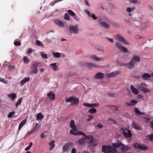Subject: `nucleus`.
<instances>
[{"label":"nucleus","instance_id":"nucleus-17","mask_svg":"<svg viewBox=\"0 0 153 153\" xmlns=\"http://www.w3.org/2000/svg\"><path fill=\"white\" fill-rule=\"evenodd\" d=\"M135 19L134 18H128L126 19L125 22L129 25H132L135 22Z\"/></svg>","mask_w":153,"mask_h":153},{"label":"nucleus","instance_id":"nucleus-52","mask_svg":"<svg viewBox=\"0 0 153 153\" xmlns=\"http://www.w3.org/2000/svg\"><path fill=\"white\" fill-rule=\"evenodd\" d=\"M91 108H95L99 106V104L98 103H94L91 104Z\"/></svg>","mask_w":153,"mask_h":153},{"label":"nucleus","instance_id":"nucleus-62","mask_svg":"<svg viewBox=\"0 0 153 153\" xmlns=\"http://www.w3.org/2000/svg\"><path fill=\"white\" fill-rule=\"evenodd\" d=\"M97 50L99 51L103 52L104 51V49H103V48H98Z\"/></svg>","mask_w":153,"mask_h":153},{"label":"nucleus","instance_id":"nucleus-4","mask_svg":"<svg viewBox=\"0 0 153 153\" xmlns=\"http://www.w3.org/2000/svg\"><path fill=\"white\" fill-rule=\"evenodd\" d=\"M69 30L71 34H77L78 33L79 30L78 25H71L69 27Z\"/></svg>","mask_w":153,"mask_h":153},{"label":"nucleus","instance_id":"nucleus-23","mask_svg":"<svg viewBox=\"0 0 153 153\" xmlns=\"http://www.w3.org/2000/svg\"><path fill=\"white\" fill-rule=\"evenodd\" d=\"M137 103V101L136 100H132L130 101L129 102L126 103L127 105L128 106H133L135 105Z\"/></svg>","mask_w":153,"mask_h":153},{"label":"nucleus","instance_id":"nucleus-29","mask_svg":"<svg viewBox=\"0 0 153 153\" xmlns=\"http://www.w3.org/2000/svg\"><path fill=\"white\" fill-rule=\"evenodd\" d=\"M123 38V37L120 34L116 35L114 37L115 39L120 41H121Z\"/></svg>","mask_w":153,"mask_h":153},{"label":"nucleus","instance_id":"nucleus-26","mask_svg":"<svg viewBox=\"0 0 153 153\" xmlns=\"http://www.w3.org/2000/svg\"><path fill=\"white\" fill-rule=\"evenodd\" d=\"M128 1L131 3L136 4L138 5L140 4V0H128Z\"/></svg>","mask_w":153,"mask_h":153},{"label":"nucleus","instance_id":"nucleus-19","mask_svg":"<svg viewBox=\"0 0 153 153\" xmlns=\"http://www.w3.org/2000/svg\"><path fill=\"white\" fill-rule=\"evenodd\" d=\"M7 96L9 98V99L11 100L12 101H14L17 97L15 93L9 94L7 95Z\"/></svg>","mask_w":153,"mask_h":153},{"label":"nucleus","instance_id":"nucleus-50","mask_svg":"<svg viewBox=\"0 0 153 153\" xmlns=\"http://www.w3.org/2000/svg\"><path fill=\"white\" fill-rule=\"evenodd\" d=\"M33 145V143L32 142H30L29 143V146H27L26 148L25 149V150L26 151H27L31 148Z\"/></svg>","mask_w":153,"mask_h":153},{"label":"nucleus","instance_id":"nucleus-48","mask_svg":"<svg viewBox=\"0 0 153 153\" xmlns=\"http://www.w3.org/2000/svg\"><path fill=\"white\" fill-rule=\"evenodd\" d=\"M14 114L15 112L14 111L10 112L8 115L7 117L9 118H11L14 116Z\"/></svg>","mask_w":153,"mask_h":153},{"label":"nucleus","instance_id":"nucleus-54","mask_svg":"<svg viewBox=\"0 0 153 153\" xmlns=\"http://www.w3.org/2000/svg\"><path fill=\"white\" fill-rule=\"evenodd\" d=\"M36 44L37 45L39 46H41L42 47L43 46L42 43L40 41L37 40L36 41Z\"/></svg>","mask_w":153,"mask_h":153},{"label":"nucleus","instance_id":"nucleus-45","mask_svg":"<svg viewBox=\"0 0 153 153\" xmlns=\"http://www.w3.org/2000/svg\"><path fill=\"white\" fill-rule=\"evenodd\" d=\"M33 51V50L32 49L29 48L27 50V54L28 55H29Z\"/></svg>","mask_w":153,"mask_h":153},{"label":"nucleus","instance_id":"nucleus-14","mask_svg":"<svg viewBox=\"0 0 153 153\" xmlns=\"http://www.w3.org/2000/svg\"><path fill=\"white\" fill-rule=\"evenodd\" d=\"M58 64L56 63L50 64L49 65L50 68L53 71H56L58 69Z\"/></svg>","mask_w":153,"mask_h":153},{"label":"nucleus","instance_id":"nucleus-41","mask_svg":"<svg viewBox=\"0 0 153 153\" xmlns=\"http://www.w3.org/2000/svg\"><path fill=\"white\" fill-rule=\"evenodd\" d=\"M68 13H69L71 16L73 17L74 16H75V13L71 10H68Z\"/></svg>","mask_w":153,"mask_h":153},{"label":"nucleus","instance_id":"nucleus-28","mask_svg":"<svg viewBox=\"0 0 153 153\" xmlns=\"http://www.w3.org/2000/svg\"><path fill=\"white\" fill-rule=\"evenodd\" d=\"M54 141H51L48 144L50 146L49 150H52L55 147V144H54Z\"/></svg>","mask_w":153,"mask_h":153},{"label":"nucleus","instance_id":"nucleus-32","mask_svg":"<svg viewBox=\"0 0 153 153\" xmlns=\"http://www.w3.org/2000/svg\"><path fill=\"white\" fill-rule=\"evenodd\" d=\"M26 122V120H25L22 121L20 124L19 126L18 130L19 131L22 127L25 124Z\"/></svg>","mask_w":153,"mask_h":153},{"label":"nucleus","instance_id":"nucleus-2","mask_svg":"<svg viewBox=\"0 0 153 153\" xmlns=\"http://www.w3.org/2000/svg\"><path fill=\"white\" fill-rule=\"evenodd\" d=\"M98 21L100 25L104 28H108L109 26L108 23H110V21L108 18L105 16L100 17Z\"/></svg>","mask_w":153,"mask_h":153},{"label":"nucleus","instance_id":"nucleus-13","mask_svg":"<svg viewBox=\"0 0 153 153\" xmlns=\"http://www.w3.org/2000/svg\"><path fill=\"white\" fill-rule=\"evenodd\" d=\"M86 143L87 142L89 143L91 146H93L92 144L93 139L92 137L90 136H86L85 137Z\"/></svg>","mask_w":153,"mask_h":153},{"label":"nucleus","instance_id":"nucleus-56","mask_svg":"<svg viewBox=\"0 0 153 153\" xmlns=\"http://www.w3.org/2000/svg\"><path fill=\"white\" fill-rule=\"evenodd\" d=\"M143 28L148 27L149 26V23L148 22H145L143 24Z\"/></svg>","mask_w":153,"mask_h":153},{"label":"nucleus","instance_id":"nucleus-11","mask_svg":"<svg viewBox=\"0 0 153 153\" xmlns=\"http://www.w3.org/2000/svg\"><path fill=\"white\" fill-rule=\"evenodd\" d=\"M84 12L89 17L91 18L93 20H96L97 19V17L96 15L94 14L91 13L88 10H85Z\"/></svg>","mask_w":153,"mask_h":153},{"label":"nucleus","instance_id":"nucleus-24","mask_svg":"<svg viewBox=\"0 0 153 153\" xmlns=\"http://www.w3.org/2000/svg\"><path fill=\"white\" fill-rule=\"evenodd\" d=\"M44 116L41 113L37 114L36 116V119L37 120H41L43 119Z\"/></svg>","mask_w":153,"mask_h":153},{"label":"nucleus","instance_id":"nucleus-51","mask_svg":"<svg viewBox=\"0 0 153 153\" xmlns=\"http://www.w3.org/2000/svg\"><path fill=\"white\" fill-rule=\"evenodd\" d=\"M93 116L91 115H89L88 116V118L86 120L87 121H89L93 118Z\"/></svg>","mask_w":153,"mask_h":153},{"label":"nucleus","instance_id":"nucleus-34","mask_svg":"<svg viewBox=\"0 0 153 153\" xmlns=\"http://www.w3.org/2000/svg\"><path fill=\"white\" fill-rule=\"evenodd\" d=\"M88 112L90 114H94L97 112V110L95 108H91L88 110Z\"/></svg>","mask_w":153,"mask_h":153},{"label":"nucleus","instance_id":"nucleus-25","mask_svg":"<svg viewBox=\"0 0 153 153\" xmlns=\"http://www.w3.org/2000/svg\"><path fill=\"white\" fill-rule=\"evenodd\" d=\"M30 80V78L29 77H27L24 78L20 82V85L21 86L23 85L27 82L28 81Z\"/></svg>","mask_w":153,"mask_h":153},{"label":"nucleus","instance_id":"nucleus-39","mask_svg":"<svg viewBox=\"0 0 153 153\" xmlns=\"http://www.w3.org/2000/svg\"><path fill=\"white\" fill-rule=\"evenodd\" d=\"M115 46L117 48L120 50L123 46L120 43L118 42H117L116 43Z\"/></svg>","mask_w":153,"mask_h":153},{"label":"nucleus","instance_id":"nucleus-7","mask_svg":"<svg viewBox=\"0 0 153 153\" xmlns=\"http://www.w3.org/2000/svg\"><path fill=\"white\" fill-rule=\"evenodd\" d=\"M120 132L122 133L125 137L128 138L131 136V131L126 128L125 129L121 128L120 130Z\"/></svg>","mask_w":153,"mask_h":153},{"label":"nucleus","instance_id":"nucleus-33","mask_svg":"<svg viewBox=\"0 0 153 153\" xmlns=\"http://www.w3.org/2000/svg\"><path fill=\"white\" fill-rule=\"evenodd\" d=\"M53 56L55 58H58L60 57V53L59 52H53L52 53Z\"/></svg>","mask_w":153,"mask_h":153},{"label":"nucleus","instance_id":"nucleus-22","mask_svg":"<svg viewBox=\"0 0 153 153\" xmlns=\"http://www.w3.org/2000/svg\"><path fill=\"white\" fill-rule=\"evenodd\" d=\"M130 88L131 91L134 94L136 95L138 94L139 92L138 90L135 88L132 85H131Z\"/></svg>","mask_w":153,"mask_h":153},{"label":"nucleus","instance_id":"nucleus-46","mask_svg":"<svg viewBox=\"0 0 153 153\" xmlns=\"http://www.w3.org/2000/svg\"><path fill=\"white\" fill-rule=\"evenodd\" d=\"M134 9V8L128 7L126 8V11L127 12L129 13L133 10Z\"/></svg>","mask_w":153,"mask_h":153},{"label":"nucleus","instance_id":"nucleus-35","mask_svg":"<svg viewBox=\"0 0 153 153\" xmlns=\"http://www.w3.org/2000/svg\"><path fill=\"white\" fill-rule=\"evenodd\" d=\"M108 108H110L112 111H115L117 110V108L116 106H109L108 107Z\"/></svg>","mask_w":153,"mask_h":153},{"label":"nucleus","instance_id":"nucleus-27","mask_svg":"<svg viewBox=\"0 0 153 153\" xmlns=\"http://www.w3.org/2000/svg\"><path fill=\"white\" fill-rule=\"evenodd\" d=\"M132 126L133 128L136 129L140 130L141 128L138 124L134 122L132 123Z\"/></svg>","mask_w":153,"mask_h":153},{"label":"nucleus","instance_id":"nucleus-9","mask_svg":"<svg viewBox=\"0 0 153 153\" xmlns=\"http://www.w3.org/2000/svg\"><path fill=\"white\" fill-rule=\"evenodd\" d=\"M65 100L67 102H69L73 104H76L78 102L79 99L75 97H71L66 99Z\"/></svg>","mask_w":153,"mask_h":153},{"label":"nucleus","instance_id":"nucleus-8","mask_svg":"<svg viewBox=\"0 0 153 153\" xmlns=\"http://www.w3.org/2000/svg\"><path fill=\"white\" fill-rule=\"evenodd\" d=\"M39 63L37 62L33 63L31 68V73L32 74H36L37 72V67Z\"/></svg>","mask_w":153,"mask_h":153},{"label":"nucleus","instance_id":"nucleus-57","mask_svg":"<svg viewBox=\"0 0 153 153\" xmlns=\"http://www.w3.org/2000/svg\"><path fill=\"white\" fill-rule=\"evenodd\" d=\"M83 105L84 106H85L89 108H91V104L88 103H83Z\"/></svg>","mask_w":153,"mask_h":153},{"label":"nucleus","instance_id":"nucleus-5","mask_svg":"<svg viewBox=\"0 0 153 153\" xmlns=\"http://www.w3.org/2000/svg\"><path fill=\"white\" fill-rule=\"evenodd\" d=\"M147 86L146 84L144 82H142L140 85H138V88L141 91L147 93H150L151 92L150 90L146 88Z\"/></svg>","mask_w":153,"mask_h":153},{"label":"nucleus","instance_id":"nucleus-61","mask_svg":"<svg viewBox=\"0 0 153 153\" xmlns=\"http://www.w3.org/2000/svg\"><path fill=\"white\" fill-rule=\"evenodd\" d=\"M71 153H76V149L75 148H74L72 149Z\"/></svg>","mask_w":153,"mask_h":153},{"label":"nucleus","instance_id":"nucleus-15","mask_svg":"<svg viewBox=\"0 0 153 153\" xmlns=\"http://www.w3.org/2000/svg\"><path fill=\"white\" fill-rule=\"evenodd\" d=\"M91 59L96 62L102 61L104 60V58L103 57L99 58L95 55H93L91 56Z\"/></svg>","mask_w":153,"mask_h":153},{"label":"nucleus","instance_id":"nucleus-49","mask_svg":"<svg viewBox=\"0 0 153 153\" xmlns=\"http://www.w3.org/2000/svg\"><path fill=\"white\" fill-rule=\"evenodd\" d=\"M134 111L136 113L138 114H144V113H141L140 112V111H139L137 109V108H135L134 109Z\"/></svg>","mask_w":153,"mask_h":153},{"label":"nucleus","instance_id":"nucleus-1","mask_svg":"<svg viewBox=\"0 0 153 153\" xmlns=\"http://www.w3.org/2000/svg\"><path fill=\"white\" fill-rule=\"evenodd\" d=\"M70 127L71 128L70 130V133L72 134L76 135H84L85 134L81 131H79L75 126L74 121V120H71L70 123Z\"/></svg>","mask_w":153,"mask_h":153},{"label":"nucleus","instance_id":"nucleus-60","mask_svg":"<svg viewBox=\"0 0 153 153\" xmlns=\"http://www.w3.org/2000/svg\"><path fill=\"white\" fill-rule=\"evenodd\" d=\"M0 81L3 82L4 83H6V82L5 81L4 78H0Z\"/></svg>","mask_w":153,"mask_h":153},{"label":"nucleus","instance_id":"nucleus-42","mask_svg":"<svg viewBox=\"0 0 153 153\" xmlns=\"http://www.w3.org/2000/svg\"><path fill=\"white\" fill-rule=\"evenodd\" d=\"M64 18L65 19L69 21L70 19V17L67 13H65L64 16Z\"/></svg>","mask_w":153,"mask_h":153},{"label":"nucleus","instance_id":"nucleus-58","mask_svg":"<svg viewBox=\"0 0 153 153\" xmlns=\"http://www.w3.org/2000/svg\"><path fill=\"white\" fill-rule=\"evenodd\" d=\"M14 44L16 46H20L21 45V42H14Z\"/></svg>","mask_w":153,"mask_h":153},{"label":"nucleus","instance_id":"nucleus-21","mask_svg":"<svg viewBox=\"0 0 153 153\" xmlns=\"http://www.w3.org/2000/svg\"><path fill=\"white\" fill-rule=\"evenodd\" d=\"M141 77L143 79L146 80L151 77V75L149 74L145 73L143 74Z\"/></svg>","mask_w":153,"mask_h":153},{"label":"nucleus","instance_id":"nucleus-55","mask_svg":"<svg viewBox=\"0 0 153 153\" xmlns=\"http://www.w3.org/2000/svg\"><path fill=\"white\" fill-rule=\"evenodd\" d=\"M87 65L88 66H89L90 67H91V66H93V67H98V66L94 64H93L91 63H87Z\"/></svg>","mask_w":153,"mask_h":153},{"label":"nucleus","instance_id":"nucleus-44","mask_svg":"<svg viewBox=\"0 0 153 153\" xmlns=\"http://www.w3.org/2000/svg\"><path fill=\"white\" fill-rule=\"evenodd\" d=\"M147 139L150 141H151L153 139V134H151L150 135L147 136Z\"/></svg>","mask_w":153,"mask_h":153},{"label":"nucleus","instance_id":"nucleus-16","mask_svg":"<svg viewBox=\"0 0 153 153\" xmlns=\"http://www.w3.org/2000/svg\"><path fill=\"white\" fill-rule=\"evenodd\" d=\"M47 96L49 99L50 100L53 101L55 99V94L52 91H50L47 94Z\"/></svg>","mask_w":153,"mask_h":153},{"label":"nucleus","instance_id":"nucleus-63","mask_svg":"<svg viewBox=\"0 0 153 153\" xmlns=\"http://www.w3.org/2000/svg\"><path fill=\"white\" fill-rule=\"evenodd\" d=\"M97 126L99 128H101L103 126V125L100 124H99L97 125Z\"/></svg>","mask_w":153,"mask_h":153},{"label":"nucleus","instance_id":"nucleus-18","mask_svg":"<svg viewBox=\"0 0 153 153\" xmlns=\"http://www.w3.org/2000/svg\"><path fill=\"white\" fill-rule=\"evenodd\" d=\"M105 76L104 74L101 73H98L97 74L94 76L95 79H101L103 78Z\"/></svg>","mask_w":153,"mask_h":153},{"label":"nucleus","instance_id":"nucleus-12","mask_svg":"<svg viewBox=\"0 0 153 153\" xmlns=\"http://www.w3.org/2000/svg\"><path fill=\"white\" fill-rule=\"evenodd\" d=\"M54 23L61 28H63L64 26V24L61 21L58 19H55L54 21Z\"/></svg>","mask_w":153,"mask_h":153},{"label":"nucleus","instance_id":"nucleus-38","mask_svg":"<svg viewBox=\"0 0 153 153\" xmlns=\"http://www.w3.org/2000/svg\"><path fill=\"white\" fill-rule=\"evenodd\" d=\"M86 143L85 137L83 138L80 139L78 141V143L80 144H82Z\"/></svg>","mask_w":153,"mask_h":153},{"label":"nucleus","instance_id":"nucleus-37","mask_svg":"<svg viewBox=\"0 0 153 153\" xmlns=\"http://www.w3.org/2000/svg\"><path fill=\"white\" fill-rule=\"evenodd\" d=\"M41 56L43 59H47L48 58V55L46 53H45L42 52L40 53Z\"/></svg>","mask_w":153,"mask_h":153},{"label":"nucleus","instance_id":"nucleus-43","mask_svg":"<svg viewBox=\"0 0 153 153\" xmlns=\"http://www.w3.org/2000/svg\"><path fill=\"white\" fill-rule=\"evenodd\" d=\"M120 50H121L125 53H127L128 52V51L127 49L123 46Z\"/></svg>","mask_w":153,"mask_h":153},{"label":"nucleus","instance_id":"nucleus-6","mask_svg":"<svg viewBox=\"0 0 153 153\" xmlns=\"http://www.w3.org/2000/svg\"><path fill=\"white\" fill-rule=\"evenodd\" d=\"M140 61V59L137 56H134L132 58V60L130 62L129 67L130 68H132L135 64Z\"/></svg>","mask_w":153,"mask_h":153},{"label":"nucleus","instance_id":"nucleus-59","mask_svg":"<svg viewBox=\"0 0 153 153\" xmlns=\"http://www.w3.org/2000/svg\"><path fill=\"white\" fill-rule=\"evenodd\" d=\"M107 40L108 41H109L110 42H114L113 40L112 39L110 38H108Z\"/></svg>","mask_w":153,"mask_h":153},{"label":"nucleus","instance_id":"nucleus-47","mask_svg":"<svg viewBox=\"0 0 153 153\" xmlns=\"http://www.w3.org/2000/svg\"><path fill=\"white\" fill-rule=\"evenodd\" d=\"M121 42H123V43L124 44L126 45H129V42H128L126 40L124 39L123 38Z\"/></svg>","mask_w":153,"mask_h":153},{"label":"nucleus","instance_id":"nucleus-10","mask_svg":"<svg viewBox=\"0 0 153 153\" xmlns=\"http://www.w3.org/2000/svg\"><path fill=\"white\" fill-rule=\"evenodd\" d=\"M72 147V144L71 143H68L63 146V151L64 152L70 151Z\"/></svg>","mask_w":153,"mask_h":153},{"label":"nucleus","instance_id":"nucleus-53","mask_svg":"<svg viewBox=\"0 0 153 153\" xmlns=\"http://www.w3.org/2000/svg\"><path fill=\"white\" fill-rule=\"evenodd\" d=\"M140 145L138 143H136L134 145V146L135 148L139 149Z\"/></svg>","mask_w":153,"mask_h":153},{"label":"nucleus","instance_id":"nucleus-36","mask_svg":"<svg viewBox=\"0 0 153 153\" xmlns=\"http://www.w3.org/2000/svg\"><path fill=\"white\" fill-rule=\"evenodd\" d=\"M148 149L147 147L143 144H140L139 149L145 150Z\"/></svg>","mask_w":153,"mask_h":153},{"label":"nucleus","instance_id":"nucleus-20","mask_svg":"<svg viewBox=\"0 0 153 153\" xmlns=\"http://www.w3.org/2000/svg\"><path fill=\"white\" fill-rule=\"evenodd\" d=\"M119 74V72L117 71H116L107 74V76L108 77H114L117 76Z\"/></svg>","mask_w":153,"mask_h":153},{"label":"nucleus","instance_id":"nucleus-30","mask_svg":"<svg viewBox=\"0 0 153 153\" xmlns=\"http://www.w3.org/2000/svg\"><path fill=\"white\" fill-rule=\"evenodd\" d=\"M35 124V126L34 127L32 131L29 132V134H31L32 132L36 131L37 130V129L40 126V125H39L37 123H36Z\"/></svg>","mask_w":153,"mask_h":153},{"label":"nucleus","instance_id":"nucleus-31","mask_svg":"<svg viewBox=\"0 0 153 153\" xmlns=\"http://www.w3.org/2000/svg\"><path fill=\"white\" fill-rule=\"evenodd\" d=\"M23 60L24 63L25 64H28L30 62V60L26 56H25L23 58Z\"/></svg>","mask_w":153,"mask_h":153},{"label":"nucleus","instance_id":"nucleus-40","mask_svg":"<svg viewBox=\"0 0 153 153\" xmlns=\"http://www.w3.org/2000/svg\"><path fill=\"white\" fill-rule=\"evenodd\" d=\"M22 98H21L18 100L16 104V107L21 104L22 101Z\"/></svg>","mask_w":153,"mask_h":153},{"label":"nucleus","instance_id":"nucleus-3","mask_svg":"<svg viewBox=\"0 0 153 153\" xmlns=\"http://www.w3.org/2000/svg\"><path fill=\"white\" fill-rule=\"evenodd\" d=\"M113 146L116 147H120L121 150L123 152H126L131 149V147L127 145H125L121 142H118L117 143H114L112 144Z\"/></svg>","mask_w":153,"mask_h":153},{"label":"nucleus","instance_id":"nucleus-64","mask_svg":"<svg viewBox=\"0 0 153 153\" xmlns=\"http://www.w3.org/2000/svg\"><path fill=\"white\" fill-rule=\"evenodd\" d=\"M40 137L42 139H43L45 137V136L43 133H42Z\"/></svg>","mask_w":153,"mask_h":153}]
</instances>
